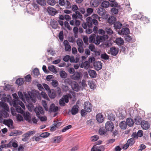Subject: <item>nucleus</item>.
Returning a JSON list of instances; mask_svg holds the SVG:
<instances>
[{
    "mask_svg": "<svg viewBox=\"0 0 151 151\" xmlns=\"http://www.w3.org/2000/svg\"><path fill=\"white\" fill-rule=\"evenodd\" d=\"M35 133V131H28L22 135L23 138L22 139V140L24 142L27 141L29 139V137L31 136L32 135L34 134Z\"/></svg>",
    "mask_w": 151,
    "mask_h": 151,
    "instance_id": "6",
    "label": "nucleus"
},
{
    "mask_svg": "<svg viewBox=\"0 0 151 151\" xmlns=\"http://www.w3.org/2000/svg\"><path fill=\"white\" fill-rule=\"evenodd\" d=\"M71 86L73 90L76 91H78L79 90L78 85L76 82L73 81L71 83Z\"/></svg>",
    "mask_w": 151,
    "mask_h": 151,
    "instance_id": "21",
    "label": "nucleus"
},
{
    "mask_svg": "<svg viewBox=\"0 0 151 151\" xmlns=\"http://www.w3.org/2000/svg\"><path fill=\"white\" fill-rule=\"evenodd\" d=\"M68 40L69 42H70L73 43L75 41V39L73 37H69L68 38Z\"/></svg>",
    "mask_w": 151,
    "mask_h": 151,
    "instance_id": "59",
    "label": "nucleus"
},
{
    "mask_svg": "<svg viewBox=\"0 0 151 151\" xmlns=\"http://www.w3.org/2000/svg\"><path fill=\"white\" fill-rule=\"evenodd\" d=\"M79 106L77 105H74L71 109V113L73 115H75L77 113L78 111Z\"/></svg>",
    "mask_w": 151,
    "mask_h": 151,
    "instance_id": "23",
    "label": "nucleus"
},
{
    "mask_svg": "<svg viewBox=\"0 0 151 151\" xmlns=\"http://www.w3.org/2000/svg\"><path fill=\"white\" fill-rule=\"evenodd\" d=\"M106 31L108 35H111L113 33V31L110 28H107L106 29Z\"/></svg>",
    "mask_w": 151,
    "mask_h": 151,
    "instance_id": "61",
    "label": "nucleus"
},
{
    "mask_svg": "<svg viewBox=\"0 0 151 151\" xmlns=\"http://www.w3.org/2000/svg\"><path fill=\"white\" fill-rule=\"evenodd\" d=\"M141 125L142 128L146 130L149 129L150 125L148 122L143 120L141 122Z\"/></svg>",
    "mask_w": 151,
    "mask_h": 151,
    "instance_id": "10",
    "label": "nucleus"
},
{
    "mask_svg": "<svg viewBox=\"0 0 151 151\" xmlns=\"http://www.w3.org/2000/svg\"><path fill=\"white\" fill-rule=\"evenodd\" d=\"M88 73L90 76L92 78H95L96 77V73L94 70H89L88 71Z\"/></svg>",
    "mask_w": 151,
    "mask_h": 151,
    "instance_id": "31",
    "label": "nucleus"
},
{
    "mask_svg": "<svg viewBox=\"0 0 151 151\" xmlns=\"http://www.w3.org/2000/svg\"><path fill=\"white\" fill-rule=\"evenodd\" d=\"M59 37L61 41H63V31H61L59 34Z\"/></svg>",
    "mask_w": 151,
    "mask_h": 151,
    "instance_id": "56",
    "label": "nucleus"
},
{
    "mask_svg": "<svg viewBox=\"0 0 151 151\" xmlns=\"http://www.w3.org/2000/svg\"><path fill=\"white\" fill-rule=\"evenodd\" d=\"M12 104L13 106L16 108V110L17 112L20 113L21 114H23L24 112V111L19 106V105L23 109H25V106L22 101H13Z\"/></svg>",
    "mask_w": 151,
    "mask_h": 151,
    "instance_id": "1",
    "label": "nucleus"
},
{
    "mask_svg": "<svg viewBox=\"0 0 151 151\" xmlns=\"http://www.w3.org/2000/svg\"><path fill=\"white\" fill-rule=\"evenodd\" d=\"M115 42L118 45H122L124 42L123 40L121 38H117L115 41Z\"/></svg>",
    "mask_w": 151,
    "mask_h": 151,
    "instance_id": "33",
    "label": "nucleus"
},
{
    "mask_svg": "<svg viewBox=\"0 0 151 151\" xmlns=\"http://www.w3.org/2000/svg\"><path fill=\"white\" fill-rule=\"evenodd\" d=\"M72 126L71 125H68L65 127L62 130V132H65L68 129L71 128Z\"/></svg>",
    "mask_w": 151,
    "mask_h": 151,
    "instance_id": "60",
    "label": "nucleus"
},
{
    "mask_svg": "<svg viewBox=\"0 0 151 151\" xmlns=\"http://www.w3.org/2000/svg\"><path fill=\"white\" fill-rule=\"evenodd\" d=\"M97 12L100 16H103L105 14L106 10L102 7H99L97 9Z\"/></svg>",
    "mask_w": 151,
    "mask_h": 151,
    "instance_id": "26",
    "label": "nucleus"
},
{
    "mask_svg": "<svg viewBox=\"0 0 151 151\" xmlns=\"http://www.w3.org/2000/svg\"><path fill=\"white\" fill-rule=\"evenodd\" d=\"M33 73L34 75L36 76H37L39 75V72L38 69L37 68H35L33 70Z\"/></svg>",
    "mask_w": 151,
    "mask_h": 151,
    "instance_id": "52",
    "label": "nucleus"
},
{
    "mask_svg": "<svg viewBox=\"0 0 151 151\" xmlns=\"http://www.w3.org/2000/svg\"><path fill=\"white\" fill-rule=\"evenodd\" d=\"M24 96L26 101L31 106H32V102L35 103L36 102V97L32 93L31 95L30 94H24Z\"/></svg>",
    "mask_w": 151,
    "mask_h": 151,
    "instance_id": "3",
    "label": "nucleus"
},
{
    "mask_svg": "<svg viewBox=\"0 0 151 151\" xmlns=\"http://www.w3.org/2000/svg\"><path fill=\"white\" fill-rule=\"evenodd\" d=\"M126 123L127 125L129 127L132 126L134 123L133 119L130 118H128L127 119Z\"/></svg>",
    "mask_w": 151,
    "mask_h": 151,
    "instance_id": "30",
    "label": "nucleus"
},
{
    "mask_svg": "<svg viewBox=\"0 0 151 151\" xmlns=\"http://www.w3.org/2000/svg\"><path fill=\"white\" fill-rule=\"evenodd\" d=\"M35 111L36 113V116L40 118V114H43L44 111L43 108L40 106H38L35 109Z\"/></svg>",
    "mask_w": 151,
    "mask_h": 151,
    "instance_id": "8",
    "label": "nucleus"
},
{
    "mask_svg": "<svg viewBox=\"0 0 151 151\" xmlns=\"http://www.w3.org/2000/svg\"><path fill=\"white\" fill-rule=\"evenodd\" d=\"M91 18L88 17L86 19V23L88 28H92V20H91Z\"/></svg>",
    "mask_w": 151,
    "mask_h": 151,
    "instance_id": "32",
    "label": "nucleus"
},
{
    "mask_svg": "<svg viewBox=\"0 0 151 151\" xmlns=\"http://www.w3.org/2000/svg\"><path fill=\"white\" fill-rule=\"evenodd\" d=\"M119 126L122 129H125L127 128V125L125 121H123L121 122L119 124Z\"/></svg>",
    "mask_w": 151,
    "mask_h": 151,
    "instance_id": "29",
    "label": "nucleus"
},
{
    "mask_svg": "<svg viewBox=\"0 0 151 151\" xmlns=\"http://www.w3.org/2000/svg\"><path fill=\"white\" fill-rule=\"evenodd\" d=\"M50 133L48 132H45L41 134L40 137L43 138H46L48 137L50 135Z\"/></svg>",
    "mask_w": 151,
    "mask_h": 151,
    "instance_id": "51",
    "label": "nucleus"
},
{
    "mask_svg": "<svg viewBox=\"0 0 151 151\" xmlns=\"http://www.w3.org/2000/svg\"><path fill=\"white\" fill-rule=\"evenodd\" d=\"M48 94L49 97L51 99L55 98L56 96L55 91L53 89H51L48 92Z\"/></svg>",
    "mask_w": 151,
    "mask_h": 151,
    "instance_id": "22",
    "label": "nucleus"
},
{
    "mask_svg": "<svg viewBox=\"0 0 151 151\" xmlns=\"http://www.w3.org/2000/svg\"><path fill=\"white\" fill-rule=\"evenodd\" d=\"M119 52V49L115 47H112L110 48L111 54L113 56H116L118 54Z\"/></svg>",
    "mask_w": 151,
    "mask_h": 151,
    "instance_id": "19",
    "label": "nucleus"
},
{
    "mask_svg": "<svg viewBox=\"0 0 151 151\" xmlns=\"http://www.w3.org/2000/svg\"><path fill=\"white\" fill-rule=\"evenodd\" d=\"M135 142V139L133 138H131L129 139L127 142V143L130 145H132Z\"/></svg>",
    "mask_w": 151,
    "mask_h": 151,
    "instance_id": "46",
    "label": "nucleus"
},
{
    "mask_svg": "<svg viewBox=\"0 0 151 151\" xmlns=\"http://www.w3.org/2000/svg\"><path fill=\"white\" fill-rule=\"evenodd\" d=\"M114 127V124L111 121H108L106 123L105 128L106 131L111 132L113 130Z\"/></svg>",
    "mask_w": 151,
    "mask_h": 151,
    "instance_id": "7",
    "label": "nucleus"
},
{
    "mask_svg": "<svg viewBox=\"0 0 151 151\" xmlns=\"http://www.w3.org/2000/svg\"><path fill=\"white\" fill-rule=\"evenodd\" d=\"M110 4L107 1H104L101 3V6L103 8H107L109 7Z\"/></svg>",
    "mask_w": 151,
    "mask_h": 151,
    "instance_id": "38",
    "label": "nucleus"
},
{
    "mask_svg": "<svg viewBox=\"0 0 151 151\" xmlns=\"http://www.w3.org/2000/svg\"><path fill=\"white\" fill-rule=\"evenodd\" d=\"M0 106L2 107L4 110L7 111H8L9 110L8 105L5 102L2 101L0 102Z\"/></svg>",
    "mask_w": 151,
    "mask_h": 151,
    "instance_id": "27",
    "label": "nucleus"
},
{
    "mask_svg": "<svg viewBox=\"0 0 151 151\" xmlns=\"http://www.w3.org/2000/svg\"><path fill=\"white\" fill-rule=\"evenodd\" d=\"M95 69L97 70H100L102 67V63L99 61L95 62L93 64Z\"/></svg>",
    "mask_w": 151,
    "mask_h": 151,
    "instance_id": "20",
    "label": "nucleus"
},
{
    "mask_svg": "<svg viewBox=\"0 0 151 151\" xmlns=\"http://www.w3.org/2000/svg\"><path fill=\"white\" fill-rule=\"evenodd\" d=\"M67 9H70L71 7L70 2L68 0H66L65 5L64 6Z\"/></svg>",
    "mask_w": 151,
    "mask_h": 151,
    "instance_id": "47",
    "label": "nucleus"
},
{
    "mask_svg": "<svg viewBox=\"0 0 151 151\" xmlns=\"http://www.w3.org/2000/svg\"><path fill=\"white\" fill-rule=\"evenodd\" d=\"M111 12L112 14H117L118 13V9L114 8L111 9Z\"/></svg>",
    "mask_w": 151,
    "mask_h": 151,
    "instance_id": "55",
    "label": "nucleus"
},
{
    "mask_svg": "<svg viewBox=\"0 0 151 151\" xmlns=\"http://www.w3.org/2000/svg\"><path fill=\"white\" fill-rule=\"evenodd\" d=\"M65 2L66 1L65 0H59L58 1L59 4L61 6H65Z\"/></svg>",
    "mask_w": 151,
    "mask_h": 151,
    "instance_id": "64",
    "label": "nucleus"
},
{
    "mask_svg": "<svg viewBox=\"0 0 151 151\" xmlns=\"http://www.w3.org/2000/svg\"><path fill=\"white\" fill-rule=\"evenodd\" d=\"M108 38V36L106 35H104L103 36L97 35L95 39V44L99 45L101 42L104 41L106 39Z\"/></svg>",
    "mask_w": 151,
    "mask_h": 151,
    "instance_id": "4",
    "label": "nucleus"
},
{
    "mask_svg": "<svg viewBox=\"0 0 151 151\" xmlns=\"http://www.w3.org/2000/svg\"><path fill=\"white\" fill-rule=\"evenodd\" d=\"M108 21L110 23L114 24V27L115 29H120L122 28V24L121 22H115L116 21V18L115 17H109Z\"/></svg>",
    "mask_w": 151,
    "mask_h": 151,
    "instance_id": "2",
    "label": "nucleus"
},
{
    "mask_svg": "<svg viewBox=\"0 0 151 151\" xmlns=\"http://www.w3.org/2000/svg\"><path fill=\"white\" fill-rule=\"evenodd\" d=\"M24 83V79L23 78H19L17 79L16 83L18 86L22 85Z\"/></svg>",
    "mask_w": 151,
    "mask_h": 151,
    "instance_id": "39",
    "label": "nucleus"
},
{
    "mask_svg": "<svg viewBox=\"0 0 151 151\" xmlns=\"http://www.w3.org/2000/svg\"><path fill=\"white\" fill-rule=\"evenodd\" d=\"M61 137L60 136L55 137L53 138L54 142L55 143H59L60 142Z\"/></svg>",
    "mask_w": 151,
    "mask_h": 151,
    "instance_id": "44",
    "label": "nucleus"
},
{
    "mask_svg": "<svg viewBox=\"0 0 151 151\" xmlns=\"http://www.w3.org/2000/svg\"><path fill=\"white\" fill-rule=\"evenodd\" d=\"M0 106L2 107L4 110L7 111H8L9 110L8 105L5 102L2 101L0 102Z\"/></svg>",
    "mask_w": 151,
    "mask_h": 151,
    "instance_id": "28",
    "label": "nucleus"
},
{
    "mask_svg": "<svg viewBox=\"0 0 151 151\" xmlns=\"http://www.w3.org/2000/svg\"><path fill=\"white\" fill-rule=\"evenodd\" d=\"M81 73L79 72H76L74 74L71 76V78L72 79L75 80H78L80 79Z\"/></svg>",
    "mask_w": 151,
    "mask_h": 151,
    "instance_id": "15",
    "label": "nucleus"
},
{
    "mask_svg": "<svg viewBox=\"0 0 151 151\" xmlns=\"http://www.w3.org/2000/svg\"><path fill=\"white\" fill-rule=\"evenodd\" d=\"M90 66L89 62L86 61L84 63H82L80 65V67L81 68H84L86 69H88Z\"/></svg>",
    "mask_w": 151,
    "mask_h": 151,
    "instance_id": "24",
    "label": "nucleus"
},
{
    "mask_svg": "<svg viewBox=\"0 0 151 151\" xmlns=\"http://www.w3.org/2000/svg\"><path fill=\"white\" fill-rule=\"evenodd\" d=\"M65 26L69 30L72 29V28L69 25L68 23L67 22H64Z\"/></svg>",
    "mask_w": 151,
    "mask_h": 151,
    "instance_id": "62",
    "label": "nucleus"
},
{
    "mask_svg": "<svg viewBox=\"0 0 151 151\" xmlns=\"http://www.w3.org/2000/svg\"><path fill=\"white\" fill-rule=\"evenodd\" d=\"M63 45L65 46V49L66 51H70L71 50V47L67 40H65L63 42Z\"/></svg>",
    "mask_w": 151,
    "mask_h": 151,
    "instance_id": "18",
    "label": "nucleus"
},
{
    "mask_svg": "<svg viewBox=\"0 0 151 151\" xmlns=\"http://www.w3.org/2000/svg\"><path fill=\"white\" fill-rule=\"evenodd\" d=\"M37 3L42 6H44L45 5L46 1L45 0H37Z\"/></svg>",
    "mask_w": 151,
    "mask_h": 151,
    "instance_id": "54",
    "label": "nucleus"
},
{
    "mask_svg": "<svg viewBox=\"0 0 151 151\" xmlns=\"http://www.w3.org/2000/svg\"><path fill=\"white\" fill-rule=\"evenodd\" d=\"M96 35L94 34L91 35L89 37L88 41L90 43H94L95 41Z\"/></svg>",
    "mask_w": 151,
    "mask_h": 151,
    "instance_id": "35",
    "label": "nucleus"
},
{
    "mask_svg": "<svg viewBox=\"0 0 151 151\" xmlns=\"http://www.w3.org/2000/svg\"><path fill=\"white\" fill-rule=\"evenodd\" d=\"M42 105L43 106L45 110L46 111H48V108L47 107V105L46 102V101L45 100H42Z\"/></svg>",
    "mask_w": 151,
    "mask_h": 151,
    "instance_id": "49",
    "label": "nucleus"
},
{
    "mask_svg": "<svg viewBox=\"0 0 151 151\" xmlns=\"http://www.w3.org/2000/svg\"><path fill=\"white\" fill-rule=\"evenodd\" d=\"M50 24L52 28L56 29L58 27V24L57 21H54L50 22Z\"/></svg>",
    "mask_w": 151,
    "mask_h": 151,
    "instance_id": "41",
    "label": "nucleus"
},
{
    "mask_svg": "<svg viewBox=\"0 0 151 151\" xmlns=\"http://www.w3.org/2000/svg\"><path fill=\"white\" fill-rule=\"evenodd\" d=\"M4 124L7 125L8 127L11 129L14 128L13 126V121L11 119H9L6 120H4Z\"/></svg>",
    "mask_w": 151,
    "mask_h": 151,
    "instance_id": "12",
    "label": "nucleus"
},
{
    "mask_svg": "<svg viewBox=\"0 0 151 151\" xmlns=\"http://www.w3.org/2000/svg\"><path fill=\"white\" fill-rule=\"evenodd\" d=\"M141 118L139 117H136L134 119V122L136 124L139 125L141 123Z\"/></svg>",
    "mask_w": 151,
    "mask_h": 151,
    "instance_id": "40",
    "label": "nucleus"
},
{
    "mask_svg": "<svg viewBox=\"0 0 151 151\" xmlns=\"http://www.w3.org/2000/svg\"><path fill=\"white\" fill-rule=\"evenodd\" d=\"M76 43L78 47L83 46V43L81 39H78L77 40Z\"/></svg>",
    "mask_w": 151,
    "mask_h": 151,
    "instance_id": "48",
    "label": "nucleus"
},
{
    "mask_svg": "<svg viewBox=\"0 0 151 151\" xmlns=\"http://www.w3.org/2000/svg\"><path fill=\"white\" fill-rule=\"evenodd\" d=\"M58 84V81L55 80H53L52 82V85L55 87H57Z\"/></svg>",
    "mask_w": 151,
    "mask_h": 151,
    "instance_id": "57",
    "label": "nucleus"
},
{
    "mask_svg": "<svg viewBox=\"0 0 151 151\" xmlns=\"http://www.w3.org/2000/svg\"><path fill=\"white\" fill-rule=\"evenodd\" d=\"M47 3L51 6H54L56 3L55 0H47Z\"/></svg>",
    "mask_w": 151,
    "mask_h": 151,
    "instance_id": "50",
    "label": "nucleus"
},
{
    "mask_svg": "<svg viewBox=\"0 0 151 151\" xmlns=\"http://www.w3.org/2000/svg\"><path fill=\"white\" fill-rule=\"evenodd\" d=\"M69 95H63L61 99L59 101V104L60 106H65V103H68L69 101Z\"/></svg>",
    "mask_w": 151,
    "mask_h": 151,
    "instance_id": "5",
    "label": "nucleus"
},
{
    "mask_svg": "<svg viewBox=\"0 0 151 151\" xmlns=\"http://www.w3.org/2000/svg\"><path fill=\"white\" fill-rule=\"evenodd\" d=\"M23 117L25 120L27 121L29 123H32V121L30 117V114L28 112H24L22 114Z\"/></svg>",
    "mask_w": 151,
    "mask_h": 151,
    "instance_id": "13",
    "label": "nucleus"
},
{
    "mask_svg": "<svg viewBox=\"0 0 151 151\" xmlns=\"http://www.w3.org/2000/svg\"><path fill=\"white\" fill-rule=\"evenodd\" d=\"M106 131L103 128H100L99 130V134L101 135H103L106 134Z\"/></svg>",
    "mask_w": 151,
    "mask_h": 151,
    "instance_id": "45",
    "label": "nucleus"
},
{
    "mask_svg": "<svg viewBox=\"0 0 151 151\" xmlns=\"http://www.w3.org/2000/svg\"><path fill=\"white\" fill-rule=\"evenodd\" d=\"M99 4V2L97 0H91L90 2L91 5L93 7H96Z\"/></svg>",
    "mask_w": 151,
    "mask_h": 151,
    "instance_id": "34",
    "label": "nucleus"
},
{
    "mask_svg": "<svg viewBox=\"0 0 151 151\" xmlns=\"http://www.w3.org/2000/svg\"><path fill=\"white\" fill-rule=\"evenodd\" d=\"M83 106L84 109L86 112H89L91 111L92 108L90 103L89 102H85Z\"/></svg>",
    "mask_w": 151,
    "mask_h": 151,
    "instance_id": "9",
    "label": "nucleus"
},
{
    "mask_svg": "<svg viewBox=\"0 0 151 151\" xmlns=\"http://www.w3.org/2000/svg\"><path fill=\"white\" fill-rule=\"evenodd\" d=\"M58 110V107L55 106L54 104H52L50 106L49 109L48 110L49 112H56Z\"/></svg>",
    "mask_w": 151,
    "mask_h": 151,
    "instance_id": "16",
    "label": "nucleus"
},
{
    "mask_svg": "<svg viewBox=\"0 0 151 151\" xmlns=\"http://www.w3.org/2000/svg\"><path fill=\"white\" fill-rule=\"evenodd\" d=\"M48 69L50 71L55 73H57L56 69L55 67L53 65L49 66L48 67Z\"/></svg>",
    "mask_w": 151,
    "mask_h": 151,
    "instance_id": "36",
    "label": "nucleus"
},
{
    "mask_svg": "<svg viewBox=\"0 0 151 151\" xmlns=\"http://www.w3.org/2000/svg\"><path fill=\"white\" fill-rule=\"evenodd\" d=\"M99 138V137L97 135H95L91 137V139L92 141H97Z\"/></svg>",
    "mask_w": 151,
    "mask_h": 151,
    "instance_id": "63",
    "label": "nucleus"
},
{
    "mask_svg": "<svg viewBox=\"0 0 151 151\" xmlns=\"http://www.w3.org/2000/svg\"><path fill=\"white\" fill-rule=\"evenodd\" d=\"M59 74L60 77L63 78H65L67 76V74L64 71H60L59 72Z\"/></svg>",
    "mask_w": 151,
    "mask_h": 151,
    "instance_id": "43",
    "label": "nucleus"
},
{
    "mask_svg": "<svg viewBox=\"0 0 151 151\" xmlns=\"http://www.w3.org/2000/svg\"><path fill=\"white\" fill-rule=\"evenodd\" d=\"M47 11L49 14L52 16H54L58 13L55 9L52 7H48Z\"/></svg>",
    "mask_w": 151,
    "mask_h": 151,
    "instance_id": "17",
    "label": "nucleus"
},
{
    "mask_svg": "<svg viewBox=\"0 0 151 151\" xmlns=\"http://www.w3.org/2000/svg\"><path fill=\"white\" fill-rule=\"evenodd\" d=\"M72 18L73 20H76L78 19L82 20L83 17L81 14L78 11H76L75 14L72 15Z\"/></svg>",
    "mask_w": 151,
    "mask_h": 151,
    "instance_id": "11",
    "label": "nucleus"
},
{
    "mask_svg": "<svg viewBox=\"0 0 151 151\" xmlns=\"http://www.w3.org/2000/svg\"><path fill=\"white\" fill-rule=\"evenodd\" d=\"M41 95L45 99H48L47 95L45 92L42 91L41 93Z\"/></svg>",
    "mask_w": 151,
    "mask_h": 151,
    "instance_id": "58",
    "label": "nucleus"
},
{
    "mask_svg": "<svg viewBox=\"0 0 151 151\" xmlns=\"http://www.w3.org/2000/svg\"><path fill=\"white\" fill-rule=\"evenodd\" d=\"M93 12V9L91 8H88L86 10L87 13L85 14V16L87 17L90 15Z\"/></svg>",
    "mask_w": 151,
    "mask_h": 151,
    "instance_id": "37",
    "label": "nucleus"
},
{
    "mask_svg": "<svg viewBox=\"0 0 151 151\" xmlns=\"http://www.w3.org/2000/svg\"><path fill=\"white\" fill-rule=\"evenodd\" d=\"M96 119L97 121L99 123H102L104 120V118L102 114L99 113L96 116Z\"/></svg>",
    "mask_w": 151,
    "mask_h": 151,
    "instance_id": "25",
    "label": "nucleus"
},
{
    "mask_svg": "<svg viewBox=\"0 0 151 151\" xmlns=\"http://www.w3.org/2000/svg\"><path fill=\"white\" fill-rule=\"evenodd\" d=\"M129 32V29L127 27L123 28L121 30H119L118 31V34L121 35H126L128 34Z\"/></svg>",
    "mask_w": 151,
    "mask_h": 151,
    "instance_id": "14",
    "label": "nucleus"
},
{
    "mask_svg": "<svg viewBox=\"0 0 151 151\" xmlns=\"http://www.w3.org/2000/svg\"><path fill=\"white\" fill-rule=\"evenodd\" d=\"M101 56L102 58L105 60H108L109 58V56L106 53L102 54Z\"/></svg>",
    "mask_w": 151,
    "mask_h": 151,
    "instance_id": "53",
    "label": "nucleus"
},
{
    "mask_svg": "<svg viewBox=\"0 0 151 151\" xmlns=\"http://www.w3.org/2000/svg\"><path fill=\"white\" fill-rule=\"evenodd\" d=\"M88 84L90 88L91 89H94L96 88V86L93 81H88Z\"/></svg>",
    "mask_w": 151,
    "mask_h": 151,
    "instance_id": "42",
    "label": "nucleus"
}]
</instances>
